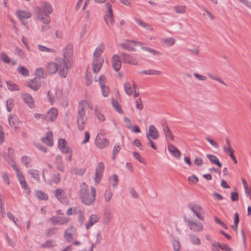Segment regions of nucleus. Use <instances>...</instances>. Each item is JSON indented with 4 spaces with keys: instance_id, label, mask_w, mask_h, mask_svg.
<instances>
[{
    "instance_id": "nucleus-1",
    "label": "nucleus",
    "mask_w": 251,
    "mask_h": 251,
    "mask_svg": "<svg viewBox=\"0 0 251 251\" xmlns=\"http://www.w3.org/2000/svg\"><path fill=\"white\" fill-rule=\"evenodd\" d=\"M52 10L51 5L48 2H44L42 6L34 8L37 19L43 24L47 25L42 26L41 31L44 32L50 28V26L48 25L50 22L49 15L52 13Z\"/></svg>"
},
{
    "instance_id": "nucleus-2",
    "label": "nucleus",
    "mask_w": 251,
    "mask_h": 251,
    "mask_svg": "<svg viewBox=\"0 0 251 251\" xmlns=\"http://www.w3.org/2000/svg\"><path fill=\"white\" fill-rule=\"evenodd\" d=\"M80 190L79 192V196L81 201L85 205H90L93 203L95 200L96 191L93 187H91V196H90L87 189V185L84 182L80 185Z\"/></svg>"
},
{
    "instance_id": "nucleus-3",
    "label": "nucleus",
    "mask_w": 251,
    "mask_h": 251,
    "mask_svg": "<svg viewBox=\"0 0 251 251\" xmlns=\"http://www.w3.org/2000/svg\"><path fill=\"white\" fill-rule=\"evenodd\" d=\"M84 101H81L78 105V114L77 116V125L79 131L84 129L85 124V111L84 110Z\"/></svg>"
},
{
    "instance_id": "nucleus-4",
    "label": "nucleus",
    "mask_w": 251,
    "mask_h": 251,
    "mask_svg": "<svg viewBox=\"0 0 251 251\" xmlns=\"http://www.w3.org/2000/svg\"><path fill=\"white\" fill-rule=\"evenodd\" d=\"M106 8L107 9V12L104 16V20L107 25H108L109 21L113 25L115 23L114 14L113 13L112 5L109 3H105Z\"/></svg>"
},
{
    "instance_id": "nucleus-5",
    "label": "nucleus",
    "mask_w": 251,
    "mask_h": 251,
    "mask_svg": "<svg viewBox=\"0 0 251 251\" xmlns=\"http://www.w3.org/2000/svg\"><path fill=\"white\" fill-rule=\"evenodd\" d=\"M104 165L102 162H100L98 163L97 167L96 169V173L95 176V181L96 184L100 183L101 180V177L104 172Z\"/></svg>"
},
{
    "instance_id": "nucleus-6",
    "label": "nucleus",
    "mask_w": 251,
    "mask_h": 251,
    "mask_svg": "<svg viewBox=\"0 0 251 251\" xmlns=\"http://www.w3.org/2000/svg\"><path fill=\"white\" fill-rule=\"evenodd\" d=\"M142 43L140 42H135L134 40H126V43H122L119 44V46L125 50L128 51H135L134 46L137 45H141Z\"/></svg>"
},
{
    "instance_id": "nucleus-7",
    "label": "nucleus",
    "mask_w": 251,
    "mask_h": 251,
    "mask_svg": "<svg viewBox=\"0 0 251 251\" xmlns=\"http://www.w3.org/2000/svg\"><path fill=\"white\" fill-rule=\"evenodd\" d=\"M95 144L99 148L102 149L108 146L109 141L103 137L102 133H100L96 137Z\"/></svg>"
},
{
    "instance_id": "nucleus-8",
    "label": "nucleus",
    "mask_w": 251,
    "mask_h": 251,
    "mask_svg": "<svg viewBox=\"0 0 251 251\" xmlns=\"http://www.w3.org/2000/svg\"><path fill=\"white\" fill-rule=\"evenodd\" d=\"M188 207L196 216L202 221L204 220V217L201 215L202 208L201 206L195 203H190Z\"/></svg>"
},
{
    "instance_id": "nucleus-9",
    "label": "nucleus",
    "mask_w": 251,
    "mask_h": 251,
    "mask_svg": "<svg viewBox=\"0 0 251 251\" xmlns=\"http://www.w3.org/2000/svg\"><path fill=\"white\" fill-rule=\"evenodd\" d=\"M58 74L62 77H66L68 74V70L69 68L65 59L61 60L58 64Z\"/></svg>"
},
{
    "instance_id": "nucleus-10",
    "label": "nucleus",
    "mask_w": 251,
    "mask_h": 251,
    "mask_svg": "<svg viewBox=\"0 0 251 251\" xmlns=\"http://www.w3.org/2000/svg\"><path fill=\"white\" fill-rule=\"evenodd\" d=\"M121 56L123 62L125 63H128L132 65H137L138 64V61L132 56L127 53L122 52L121 53Z\"/></svg>"
},
{
    "instance_id": "nucleus-11",
    "label": "nucleus",
    "mask_w": 251,
    "mask_h": 251,
    "mask_svg": "<svg viewBox=\"0 0 251 251\" xmlns=\"http://www.w3.org/2000/svg\"><path fill=\"white\" fill-rule=\"evenodd\" d=\"M58 115V111L56 108H51L45 115V120L47 122H53L55 120Z\"/></svg>"
},
{
    "instance_id": "nucleus-12",
    "label": "nucleus",
    "mask_w": 251,
    "mask_h": 251,
    "mask_svg": "<svg viewBox=\"0 0 251 251\" xmlns=\"http://www.w3.org/2000/svg\"><path fill=\"white\" fill-rule=\"evenodd\" d=\"M159 133L153 125H151L149 128V132L147 133L148 139L152 138L153 140H156L159 138Z\"/></svg>"
},
{
    "instance_id": "nucleus-13",
    "label": "nucleus",
    "mask_w": 251,
    "mask_h": 251,
    "mask_svg": "<svg viewBox=\"0 0 251 251\" xmlns=\"http://www.w3.org/2000/svg\"><path fill=\"white\" fill-rule=\"evenodd\" d=\"M58 148L63 153L70 152V148L68 146L67 142L64 139H59L58 141Z\"/></svg>"
},
{
    "instance_id": "nucleus-14",
    "label": "nucleus",
    "mask_w": 251,
    "mask_h": 251,
    "mask_svg": "<svg viewBox=\"0 0 251 251\" xmlns=\"http://www.w3.org/2000/svg\"><path fill=\"white\" fill-rule=\"evenodd\" d=\"M55 196L62 203L66 204L68 203V198L66 197L65 192L61 189L58 188L55 190Z\"/></svg>"
},
{
    "instance_id": "nucleus-15",
    "label": "nucleus",
    "mask_w": 251,
    "mask_h": 251,
    "mask_svg": "<svg viewBox=\"0 0 251 251\" xmlns=\"http://www.w3.org/2000/svg\"><path fill=\"white\" fill-rule=\"evenodd\" d=\"M25 86L34 91H37L41 87L39 79L36 77L31 79L29 80V82L28 84H25Z\"/></svg>"
},
{
    "instance_id": "nucleus-16",
    "label": "nucleus",
    "mask_w": 251,
    "mask_h": 251,
    "mask_svg": "<svg viewBox=\"0 0 251 251\" xmlns=\"http://www.w3.org/2000/svg\"><path fill=\"white\" fill-rule=\"evenodd\" d=\"M187 223L189 227L192 230L198 232L203 229L202 223H197L190 220H187Z\"/></svg>"
},
{
    "instance_id": "nucleus-17",
    "label": "nucleus",
    "mask_w": 251,
    "mask_h": 251,
    "mask_svg": "<svg viewBox=\"0 0 251 251\" xmlns=\"http://www.w3.org/2000/svg\"><path fill=\"white\" fill-rule=\"evenodd\" d=\"M73 48L72 44H69L66 46L63 52V56L64 58L63 59L68 62L70 61L69 59H71L73 56Z\"/></svg>"
},
{
    "instance_id": "nucleus-18",
    "label": "nucleus",
    "mask_w": 251,
    "mask_h": 251,
    "mask_svg": "<svg viewBox=\"0 0 251 251\" xmlns=\"http://www.w3.org/2000/svg\"><path fill=\"white\" fill-rule=\"evenodd\" d=\"M112 62L113 69L116 72L119 71L121 68L122 62L120 60V57L118 54H114L113 56Z\"/></svg>"
},
{
    "instance_id": "nucleus-19",
    "label": "nucleus",
    "mask_w": 251,
    "mask_h": 251,
    "mask_svg": "<svg viewBox=\"0 0 251 251\" xmlns=\"http://www.w3.org/2000/svg\"><path fill=\"white\" fill-rule=\"evenodd\" d=\"M21 96L25 102L26 103L30 108L34 107V100L31 95L27 93H25L22 94Z\"/></svg>"
},
{
    "instance_id": "nucleus-20",
    "label": "nucleus",
    "mask_w": 251,
    "mask_h": 251,
    "mask_svg": "<svg viewBox=\"0 0 251 251\" xmlns=\"http://www.w3.org/2000/svg\"><path fill=\"white\" fill-rule=\"evenodd\" d=\"M100 220V216L96 214H92L90 215L88 221L86 224V228L88 230L95 223L98 222Z\"/></svg>"
},
{
    "instance_id": "nucleus-21",
    "label": "nucleus",
    "mask_w": 251,
    "mask_h": 251,
    "mask_svg": "<svg viewBox=\"0 0 251 251\" xmlns=\"http://www.w3.org/2000/svg\"><path fill=\"white\" fill-rule=\"evenodd\" d=\"M168 149L169 151L173 156L178 159L180 158L181 152L174 145L172 144H168Z\"/></svg>"
},
{
    "instance_id": "nucleus-22",
    "label": "nucleus",
    "mask_w": 251,
    "mask_h": 251,
    "mask_svg": "<svg viewBox=\"0 0 251 251\" xmlns=\"http://www.w3.org/2000/svg\"><path fill=\"white\" fill-rule=\"evenodd\" d=\"M58 65L55 62L48 63L46 66L47 72L51 75L56 73L58 68Z\"/></svg>"
},
{
    "instance_id": "nucleus-23",
    "label": "nucleus",
    "mask_w": 251,
    "mask_h": 251,
    "mask_svg": "<svg viewBox=\"0 0 251 251\" xmlns=\"http://www.w3.org/2000/svg\"><path fill=\"white\" fill-rule=\"evenodd\" d=\"M112 218V212L109 208H105L104 212L103 217V223L104 224L107 225L109 224Z\"/></svg>"
},
{
    "instance_id": "nucleus-24",
    "label": "nucleus",
    "mask_w": 251,
    "mask_h": 251,
    "mask_svg": "<svg viewBox=\"0 0 251 251\" xmlns=\"http://www.w3.org/2000/svg\"><path fill=\"white\" fill-rule=\"evenodd\" d=\"M43 142L45 143L46 145L50 147L53 146V142L52 140V133L51 132H48L47 133V135L45 137H43L41 139Z\"/></svg>"
},
{
    "instance_id": "nucleus-25",
    "label": "nucleus",
    "mask_w": 251,
    "mask_h": 251,
    "mask_svg": "<svg viewBox=\"0 0 251 251\" xmlns=\"http://www.w3.org/2000/svg\"><path fill=\"white\" fill-rule=\"evenodd\" d=\"M55 163L57 170L62 172H64V166L63 164L62 158L60 155L58 154L56 156Z\"/></svg>"
},
{
    "instance_id": "nucleus-26",
    "label": "nucleus",
    "mask_w": 251,
    "mask_h": 251,
    "mask_svg": "<svg viewBox=\"0 0 251 251\" xmlns=\"http://www.w3.org/2000/svg\"><path fill=\"white\" fill-rule=\"evenodd\" d=\"M206 156L212 163L217 165L219 167H222V164L217 156L211 154H207Z\"/></svg>"
},
{
    "instance_id": "nucleus-27",
    "label": "nucleus",
    "mask_w": 251,
    "mask_h": 251,
    "mask_svg": "<svg viewBox=\"0 0 251 251\" xmlns=\"http://www.w3.org/2000/svg\"><path fill=\"white\" fill-rule=\"evenodd\" d=\"M16 15L19 20H22L23 19H28L31 17V14L27 11L18 10L16 12Z\"/></svg>"
},
{
    "instance_id": "nucleus-28",
    "label": "nucleus",
    "mask_w": 251,
    "mask_h": 251,
    "mask_svg": "<svg viewBox=\"0 0 251 251\" xmlns=\"http://www.w3.org/2000/svg\"><path fill=\"white\" fill-rule=\"evenodd\" d=\"M224 150L225 152L228 154L230 157L232 158V160L234 162V163L237 164V160L234 154V151L232 149V148H226L225 147L224 148Z\"/></svg>"
},
{
    "instance_id": "nucleus-29",
    "label": "nucleus",
    "mask_w": 251,
    "mask_h": 251,
    "mask_svg": "<svg viewBox=\"0 0 251 251\" xmlns=\"http://www.w3.org/2000/svg\"><path fill=\"white\" fill-rule=\"evenodd\" d=\"M101 63L98 59H95L92 62L93 70L95 73H97L101 67Z\"/></svg>"
},
{
    "instance_id": "nucleus-30",
    "label": "nucleus",
    "mask_w": 251,
    "mask_h": 251,
    "mask_svg": "<svg viewBox=\"0 0 251 251\" xmlns=\"http://www.w3.org/2000/svg\"><path fill=\"white\" fill-rule=\"evenodd\" d=\"M7 89L10 91H16L20 90V87L17 84L12 83L11 81H6Z\"/></svg>"
},
{
    "instance_id": "nucleus-31",
    "label": "nucleus",
    "mask_w": 251,
    "mask_h": 251,
    "mask_svg": "<svg viewBox=\"0 0 251 251\" xmlns=\"http://www.w3.org/2000/svg\"><path fill=\"white\" fill-rule=\"evenodd\" d=\"M18 118L16 115L10 114L8 116V122L10 126L12 127L17 128L16 123L17 122Z\"/></svg>"
},
{
    "instance_id": "nucleus-32",
    "label": "nucleus",
    "mask_w": 251,
    "mask_h": 251,
    "mask_svg": "<svg viewBox=\"0 0 251 251\" xmlns=\"http://www.w3.org/2000/svg\"><path fill=\"white\" fill-rule=\"evenodd\" d=\"M135 21L137 23L138 25H139L140 26H143V27L146 28L147 29L149 30H152V28L151 27V25L147 24L141 19L139 18H135Z\"/></svg>"
},
{
    "instance_id": "nucleus-33",
    "label": "nucleus",
    "mask_w": 251,
    "mask_h": 251,
    "mask_svg": "<svg viewBox=\"0 0 251 251\" xmlns=\"http://www.w3.org/2000/svg\"><path fill=\"white\" fill-rule=\"evenodd\" d=\"M28 173L31 175L32 177L38 182L40 181L39 175L40 172L37 170L31 169L28 171Z\"/></svg>"
},
{
    "instance_id": "nucleus-34",
    "label": "nucleus",
    "mask_w": 251,
    "mask_h": 251,
    "mask_svg": "<svg viewBox=\"0 0 251 251\" xmlns=\"http://www.w3.org/2000/svg\"><path fill=\"white\" fill-rule=\"evenodd\" d=\"M111 102L112 106L114 107L115 110L120 114H123V111L121 106L119 104L118 101L117 100H115L114 98H112L111 99Z\"/></svg>"
},
{
    "instance_id": "nucleus-35",
    "label": "nucleus",
    "mask_w": 251,
    "mask_h": 251,
    "mask_svg": "<svg viewBox=\"0 0 251 251\" xmlns=\"http://www.w3.org/2000/svg\"><path fill=\"white\" fill-rule=\"evenodd\" d=\"M56 242L52 240H49L43 244L41 247L43 248H50L56 246Z\"/></svg>"
},
{
    "instance_id": "nucleus-36",
    "label": "nucleus",
    "mask_w": 251,
    "mask_h": 251,
    "mask_svg": "<svg viewBox=\"0 0 251 251\" xmlns=\"http://www.w3.org/2000/svg\"><path fill=\"white\" fill-rule=\"evenodd\" d=\"M141 74H144L147 75H160L161 72L159 71L154 70H145L140 72Z\"/></svg>"
},
{
    "instance_id": "nucleus-37",
    "label": "nucleus",
    "mask_w": 251,
    "mask_h": 251,
    "mask_svg": "<svg viewBox=\"0 0 251 251\" xmlns=\"http://www.w3.org/2000/svg\"><path fill=\"white\" fill-rule=\"evenodd\" d=\"M239 223V214L237 212H236L234 214V225L231 226V227L233 228V229L236 232H237L238 231V225Z\"/></svg>"
},
{
    "instance_id": "nucleus-38",
    "label": "nucleus",
    "mask_w": 251,
    "mask_h": 251,
    "mask_svg": "<svg viewBox=\"0 0 251 251\" xmlns=\"http://www.w3.org/2000/svg\"><path fill=\"white\" fill-rule=\"evenodd\" d=\"M36 195L37 198L41 200L46 201L48 199V195L41 190L37 191L36 192Z\"/></svg>"
},
{
    "instance_id": "nucleus-39",
    "label": "nucleus",
    "mask_w": 251,
    "mask_h": 251,
    "mask_svg": "<svg viewBox=\"0 0 251 251\" xmlns=\"http://www.w3.org/2000/svg\"><path fill=\"white\" fill-rule=\"evenodd\" d=\"M14 106V100L12 98L8 99L6 101V109L8 112H11Z\"/></svg>"
},
{
    "instance_id": "nucleus-40",
    "label": "nucleus",
    "mask_w": 251,
    "mask_h": 251,
    "mask_svg": "<svg viewBox=\"0 0 251 251\" xmlns=\"http://www.w3.org/2000/svg\"><path fill=\"white\" fill-rule=\"evenodd\" d=\"M175 39L172 37L161 39V42L166 44L168 46H173L175 43Z\"/></svg>"
},
{
    "instance_id": "nucleus-41",
    "label": "nucleus",
    "mask_w": 251,
    "mask_h": 251,
    "mask_svg": "<svg viewBox=\"0 0 251 251\" xmlns=\"http://www.w3.org/2000/svg\"><path fill=\"white\" fill-rule=\"evenodd\" d=\"M121 149V146L118 144L115 145L112 151V158L113 160H115L117 155L119 153V151Z\"/></svg>"
},
{
    "instance_id": "nucleus-42",
    "label": "nucleus",
    "mask_w": 251,
    "mask_h": 251,
    "mask_svg": "<svg viewBox=\"0 0 251 251\" xmlns=\"http://www.w3.org/2000/svg\"><path fill=\"white\" fill-rule=\"evenodd\" d=\"M174 251H180V244L178 240L174 239L171 242Z\"/></svg>"
},
{
    "instance_id": "nucleus-43",
    "label": "nucleus",
    "mask_w": 251,
    "mask_h": 251,
    "mask_svg": "<svg viewBox=\"0 0 251 251\" xmlns=\"http://www.w3.org/2000/svg\"><path fill=\"white\" fill-rule=\"evenodd\" d=\"M162 127H163V130L164 131V133L165 134V135L166 137H168L169 135L172 134L171 131L167 125V124L166 122H164L162 124Z\"/></svg>"
},
{
    "instance_id": "nucleus-44",
    "label": "nucleus",
    "mask_w": 251,
    "mask_h": 251,
    "mask_svg": "<svg viewBox=\"0 0 251 251\" xmlns=\"http://www.w3.org/2000/svg\"><path fill=\"white\" fill-rule=\"evenodd\" d=\"M124 88L126 93L128 95L131 96L132 94L133 90L131 88L130 84L128 82L125 83L124 85Z\"/></svg>"
},
{
    "instance_id": "nucleus-45",
    "label": "nucleus",
    "mask_w": 251,
    "mask_h": 251,
    "mask_svg": "<svg viewBox=\"0 0 251 251\" xmlns=\"http://www.w3.org/2000/svg\"><path fill=\"white\" fill-rule=\"evenodd\" d=\"M35 75L38 77V78H45V77L44 75V71L42 68H38L35 71Z\"/></svg>"
},
{
    "instance_id": "nucleus-46",
    "label": "nucleus",
    "mask_w": 251,
    "mask_h": 251,
    "mask_svg": "<svg viewBox=\"0 0 251 251\" xmlns=\"http://www.w3.org/2000/svg\"><path fill=\"white\" fill-rule=\"evenodd\" d=\"M186 6L185 5H178L174 7V10L177 13L182 14L185 13Z\"/></svg>"
},
{
    "instance_id": "nucleus-47",
    "label": "nucleus",
    "mask_w": 251,
    "mask_h": 251,
    "mask_svg": "<svg viewBox=\"0 0 251 251\" xmlns=\"http://www.w3.org/2000/svg\"><path fill=\"white\" fill-rule=\"evenodd\" d=\"M85 79L86 80V85L87 86H89L91 84L92 82H93L92 76L91 73L89 72H88L86 71L85 75Z\"/></svg>"
},
{
    "instance_id": "nucleus-48",
    "label": "nucleus",
    "mask_w": 251,
    "mask_h": 251,
    "mask_svg": "<svg viewBox=\"0 0 251 251\" xmlns=\"http://www.w3.org/2000/svg\"><path fill=\"white\" fill-rule=\"evenodd\" d=\"M52 180H50V182L49 183V184L51 185L52 184V181L53 183L55 184H58L60 182L61 180V176L59 174H56L53 175V176L52 177Z\"/></svg>"
},
{
    "instance_id": "nucleus-49",
    "label": "nucleus",
    "mask_w": 251,
    "mask_h": 251,
    "mask_svg": "<svg viewBox=\"0 0 251 251\" xmlns=\"http://www.w3.org/2000/svg\"><path fill=\"white\" fill-rule=\"evenodd\" d=\"M190 239L193 244L200 245L201 243V240L195 235H190Z\"/></svg>"
},
{
    "instance_id": "nucleus-50",
    "label": "nucleus",
    "mask_w": 251,
    "mask_h": 251,
    "mask_svg": "<svg viewBox=\"0 0 251 251\" xmlns=\"http://www.w3.org/2000/svg\"><path fill=\"white\" fill-rule=\"evenodd\" d=\"M112 195H113V194H112L110 189L107 188L106 190L105 193H104V197H105V201L106 202H109L110 201Z\"/></svg>"
},
{
    "instance_id": "nucleus-51",
    "label": "nucleus",
    "mask_w": 251,
    "mask_h": 251,
    "mask_svg": "<svg viewBox=\"0 0 251 251\" xmlns=\"http://www.w3.org/2000/svg\"><path fill=\"white\" fill-rule=\"evenodd\" d=\"M95 115L98 118V119L101 121H104L105 120V118L104 115L101 113L100 111L98 110V107L96 106L95 109Z\"/></svg>"
},
{
    "instance_id": "nucleus-52",
    "label": "nucleus",
    "mask_w": 251,
    "mask_h": 251,
    "mask_svg": "<svg viewBox=\"0 0 251 251\" xmlns=\"http://www.w3.org/2000/svg\"><path fill=\"white\" fill-rule=\"evenodd\" d=\"M18 72L24 76L29 75V71L23 66H19L18 68Z\"/></svg>"
},
{
    "instance_id": "nucleus-53",
    "label": "nucleus",
    "mask_w": 251,
    "mask_h": 251,
    "mask_svg": "<svg viewBox=\"0 0 251 251\" xmlns=\"http://www.w3.org/2000/svg\"><path fill=\"white\" fill-rule=\"evenodd\" d=\"M20 184L21 185L22 188L26 191V192L27 194H29L30 192V190L29 187H28V185L27 183L25 180V179L23 180H21L20 181Z\"/></svg>"
},
{
    "instance_id": "nucleus-54",
    "label": "nucleus",
    "mask_w": 251,
    "mask_h": 251,
    "mask_svg": "<svg viewBox=\"0 0 251 251\" xmlns=\"http://www.w3.org/2000/svg\"><path fill=\"white\" fill-rule=\"evenodd\" d=\"M100 88L102 91V94L104 97H106L109 95V89L108 87L105 85H101Z\"/></svg>"
},
{
    "instance_id": "nucleus-55",
    "label": "nucleus",
    "mask_w": 251,
    "mask_h": 251,
    "mask_svg": "<svg viewBox=\"0 0 251 251\" xmlns=\"http://www.w3.org/2000/svg\"><path fill=\"white\" fill-rule=\"evenodd\" d=\"M103 48H99L96 49V50H95V51L94 52V54H93V57L95 59H98V58H99L100 57V56L103 52Z\"/></svg>"
},
{
    "instance_id": "nucleus-56",
    "label": "nucleus",
    "mask_w": 251,
    "mask_h": 251,
    "mask_svg": "<svg viewBox=\"0 0 251 251\" xmlns=\"http://www.w3.org/2000/svg\"><path fill=\"white\" fill-rule=\"evenodd\" d=\"M38 49L39 50L44 52H52L54 51V50L52 49L48 48L45 46H42L41 45H39L38 46Z\"/></svg>"
},
{
    "instance_id": "nucleus-57",
    "label": "nucleus",
    "mask_w": 251,
    "mask_h": 251,
    "mask_svg": "<svg viewBox=\"0 0 251 251\" xmlns=\"http://www.w3.org/2000/svg\"><path fill=\"white\" fill-rule=\"evenodd\" d=\"M133 157L137 160H138L140 162L145 164L144 159L141 156L140 154L137 151H134L133 152Z\"/></svg>"
},
{
    "instance_id": "nucleus-58",
    "label": "nucleus",
    "mask_w": 251,
    "mask_h": 251,
    "mask_svg": "<svg viewBox=\"0 0 251 251\" xmlns=\"http://www.w3.org/2000/svg\"><path fill=\"white\" fill-rule=\"evenodd\" d=\"M57 228L55 227L48 229L46 231L47 235L48 237H50L55 234L57 232Z\"/></svg>"
},
{
    "instance_id": "nucleus-59",
    "label": "nucleus",
    "mask_w": 251,
    "mask_h": 251,
    "mask_svg": "<svg viewBox=\"0 0 251 251\" xmlns=\"http://www.w3.org/2000/svg\"><path fill=\"white\" fill-rule=\"evenodd\" d=\"M64 236L67 241L69 243L71 242L73 240L72 234L71 233H68L66 231L64 232Z\"/></svg>"
},
{
    "instance_id": "nucleus-60",
    "label": "nucleus",
    "mask_w": 251,
    "mask_h": 251,
    "mask_svg": "<svg viewBox=\"0 0 251 251\" xmlns=\"http://www.w3.org/2000/svg\"><path fill=\"white\" fill-rule=\"evenodd\" d=\"M1 59L5 63L7 64H9L10 61V58L7 56V55L4 53L2 52L1 54Z\"/></svg>"
},
{
    "instance_id": "nucleus-61",
    "label": "nucleus",
    "mask_w": 251,
    "mask_h": 251,
    "mask_svg": "<svg viewBox=\"0 0 251 251\" xmlns=\"http://www.w3.org/2000/svg\"><path fill=\"white\" fill-rule=\"evenodd\" d=\"M31 159L27 156H23L21 158V161L24 164L26 167L28 164L30 163Z\"/></svg>"
},
{
    "instance_id": "nucleus-62",
    "label": "nucleus",
    "mask_w": 251,
    "mask_h": 251,
    "mask_svg": "<svg viewBox=\"0 0 251 251\" xmlns=\"http://www.w3.org/2000/svg\"><path fill=\"white\" fill-rule=\"evenodd\" d=\"M214 221L216 223L220 225L221 226H222L225 229H228V227L218 217H215L214 218Z\"/></svg>"
},
{
    "instance_id": "nucleus-63",
    "label": "nucleus",
    "mask_w": 251,
    "mask_h": 251,
    "mask_svg": "<svg viewBox=\"0 0 251 251\" xmlns=\"http://www.w3.org/2000/svg\"><path fill=\"white\" fill-rule=\"evenodd\" d=\"M69 221V219L66 217H59L58 224L60 225H64L67 223Z\"/></svg>"
},
{
    "instance_id": "nucleus-64",
    "label": "nucleus",
    "mask_w": 251,
    "mask_h": 251,
    "mask_svg": "<svg viewBox=\"0 0 251 251\" xmlns=\"http://www.w3.org/2000/svg\"><path fill=\"white\" fill-rule=\"evenodd\" d=\"M124 122L126 124V126L128 129H131L132 128V124L130 120L126 117H124Z\"/></svg>"
}]
</instances>
